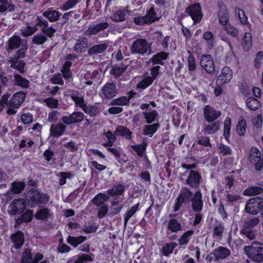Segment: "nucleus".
<instances>
[{
    "instance_id": "obj_1",
    "label": "nucleus",
    "mask_w": 263,
    "mask_h": 263,
    "mask_svg": "<svg viewBox=\"0 0 263 263\" xmlns=\"http://www.w3.org/2000/svg\"><path fill=\"white\" fill-rule=\"evenodd\" d=\"M37 27H41V32L49 38L53 37L56 32V29L52 26L49 27L48 21L41 16H37L35 25L33 27L27 25L24 31L22 32V35L24 37L31 36L37 31Z\"/></svg>"
},
{
    "instance_id": "obj_2",
    "label": "nucleus",
    "mask_w": 263,
    "mask_h": 263,
    "mask_svg": "<svg viewBox=\"0 0 263 263\" xmlns=\"http://www.w3.org/2000/svg\"><path fill=\"white\" fill-rule=\"evenodd\" d=\"M49 199L47 194L40 192L35 189H31L29 190L28 196L25 199L30 207L35 208L47 204Z\"/></svg>"
},
{
    "instance_id": "obj_3",
    "label": "nucleus",
    "mask_w": 263,
    "mask_h": 263,
    "mask_svg": "<svg viewBox=\"0 0 263 263\" xmlns=\"http://www.w3.org/2000/svg\"><path fill=\"white\" fill-rule=\"evenodd\" d=\"M244 251L248 257L254 262L263 261V243L254 241L251 245L245 246Z\"/></svg>"
},
{
    "instance_id": "obj_4",
    "label": "nucleus",
    "mask_w": 263,
    "mask_h": 263,
    "mask_svg": "<svg viewBox=\"0 0 263 263\" xmlns=\"http://www.w3.org/2000/svg\"><path fill=\"white\" fill-rule=\"evenodd\" d=\"M193 193L187 187H182L180 191L178 197L175 200L173 206L174 212L178 211L182 204L189 203L193 198Z\"/></svg>"
},
{
    "instance_id": "obj_5",
    "label": "nucleus",
    "mask_w": 263,
    "mask_h": 263,
    "mask_svg": "<svg viewBox=\"0 0 263 263\" xmlns=\"http://www.w3.org/2000/svg\"><path fill=\"white\" fill-rule=\"evenodd\" d=\"M184 12L191 17L194 24L200 23L203 17L202 8L199 3L190 5Z\"/></svg>"
},
{
    "instance_id": "obj_6",
    "label": "nucleus",
    "mask_w": 263,
    "mask_h": 263,
    "mask_svg": "<svg viewBox=\"0 0 263 263\" xmlns=\"http://www.w3.org/2000/svg\"><path fill=\"white\" fill-rule=\"evenodd\" d=\"M27 201L25 199L18 198L12 200L8 206V212L10 215H18L26 209Z\"/></svg>"
},
{
    "instance_id": "obj_7",
    "label": "nucleus",
    "mask_w": 263,
    "mask_h": 263,
    "mask_svg": "<svg viewBox=\"0 0 263 263\" xmlns=\"http://www.w3.org/2000/svg\"><path fill=\"white\" fill-rule=\"evenodd\" d=\"M263 208V198L256 197L249 199L246 205V211L253 215L257 214Z\"/></svg>"
},
{
    "instance_id": "obj_8",
    "label": "nucleus",
    "mask_w": 263,
    "mask_h": 263,
    "mask_svg": "<svg viewBox=\"0 0 263 263\" xmlns=\"http://www.w3.org/2000/svg\"><path fill=\"white\" fill-rule=\"evenodd\" d=\"M150 48L146 39H137L133 43L130 49L133 54L144 55Z\"/></svg>"
},
{
    "instance_id": "obj_9",
    "label": "nucleus",
    "mask_w": 263,
    "mask_h": 263,
    "mask_svg": "<svg viewBox=\"0 0 263 263\" xmlns=\"http://www.w3.org/2000/svg\"><path fill=\"white\" fill-rule=\"evenodd\" d=\"M250 163L254 165L255 169L259 171L263 168V157L261 156V153L259 149L253 146L250 150L249 156Z\"/></svg>"
},
{
    "instance_id": "obj_10",
    "label": "nucleus",
    "mask_w": 263,
    "mask_h": 263,
    "mask_svg": "<svg viewBox=\"0 0 263 263\" xmlns=\"http://www.w3.org/2000/svg\"><path fill=\"white\" fill-rule=\"evenodd\" d=\"M202 180V175L199 172L191 170L189 172V175L185 180V183L191 188L197 189L199 187Z\"/></svg>"
},
{
    "instance_id": "obj_11",
    "label": "nucleus",
    "mask_w": 263,
    "mask_h": 263,
    "mask_svg": "<svg viewBox=\"0 0 263 263\" xmlns=\"http://www.w3.org/2000/svg\"><path fill=\"white\" fill-rule=\"evenodd\" d=\"M203 116L207 122L212 123L221 116V112L210 105H206L203 108Z\"/></svg>"
},
{
    "instance_id": "obj_12",
    "label": "nucleus",
    "mask_w": 263,
    "mask_h": 263,
    "mask_svg": "<svg viewBox=\"0 0 263 263\" xmlns=\"http://www.w3.org/2000/svg\"><path fill=\"white\" fill-rule=\"evenodd\" d=\"M84 114L81 111H73L69 116H63L62 120L64 124L71 125L81 123L84 120Z\"/></svg>"
},
{
    "instance_id": "obj_13",
    "label": "nucleus",
    "mask_w": 263,
    "mask_h": 263,
    "mask_svg": "<svg viewBox=\"0 0 263 263\" xmlns=\"http://www.w3.org/2000/svg\"><path fill=\"white\" fill-rule=\"evenodd\" d=\"M200 65L209 73H212L215 70V64L210 54L202 55Z\"/></svg>"
},
{
    "instance_id": "obj_14",
    "label": "nucleus",
    "mask_w": 263,
    "mask_h": 263,
    "mask_svg": "<svg viewBox=\"0 0 263 263\" xmlns=\"http://www.w3.org/2000/svg\"><path fill=\"white\" fill-rule=\"evenodd\" d=\"M233 71L228 66H224L221 69V73L216 80L218 85H222L229 83L232 78Z\"/></svg>"
},
{
    "instance_id": "obj_15",
    "label": "nucleus",
    "mask_w": 263,
    "mask_h": 263,
    "mask_svg": "<svg viewBox=\"0 0 263 263\" xmlns=\"http://www.w3.org/2000/svg\"><path fill=\"white\" fill-rule=\"evenodd\" d=\"M20 215L15 219L14 227L18 228L22 223L30 222L33 219V210L28 209L25 210L23 213L19 214Z\"/></svg>"
},
{
    "instance_id": "obj_16",
    "label": "nucleus",
    "mask_w": 263,
    "mask_h": 263,
    "mask_svg": "<svg viewBox=\"0 0 263 263\" xmlns=\"http://www.w3.org/2000/svg\"><path fill=\"white\" fill-rule=\"evenodd\" d=\"M108 27L109 24L107 22L99 23L95 25L90 24L84 33L87 36L95 35L99 32L107 29Z\"/></svg>"
},
{
    "instance_id": "obj_17",
    "label": "nucleus",
    "mask_w": 263,
    "mask_h": 263,
    "mask_svg": "<svg viewBox=\"0 0 263 263\" xmlns=\"http://www.w3.org/2000/svg\"><path fill=\"white\" fill-rule=\"evenodd\" d=\"M26 95V93L22 91L14 93L9 101V106L14 108H18L24 101Z\"/></svg>"
},
{
    "instance_id": "obj_18",
    "label": "nucleus",
    "mask_w": 263,
    "mask_h": 263,
    "mask_svg": "<svg viewBox=\"0 0 263 263\" xmlns=\"http://www.w3.org/2000/svg\"><path fill=\"white\" fill-rule=\"evenodd\" d=\"M192 207L195 212H200L203 209V201L202 200V195L200 190H197L194 197L191 200Z\"/></svg>"
},
{
    "instance_id": "obj_19",
    "label": "nucleus",
    "mask_w": 263,
    "mask_h": 263,
    "mask_svg": "<svg viewBox=\"0 0 263 263\" xmlns=\"http://www.w3.org/2000/svg\"><path fill=\"white\" fill-rule=\"evenodd\" d=\"M92 254L81 253L70 257L66 263H88L93 260Z\"/></svg>"
},
{
    "instance_id": "obj_20",
    "label": "nucleus",
    "mask_w": 263,
    "mask_h": 263,
    "mask_svg": "<svg viewBox=\"0 0 263 263\" xmlns=\"http://www.w3.org/2000/svg\"><path fill=\"white\" fill-rule=\"evenodd\" d=\"M102 91L105 98L108 99L113 98L118 93L116 86L112 82L106 83L102 87Z\"/></svg>"
},
{
    "instance_id": "obj_21",
    "label": "nucleus",
    "mask_w": 263,
    "mask_h": 263,
    "mask_svg": "<svg viewBox=\"0 0 263 263\" xmlns=\"http://www.w3.org/2000/svg\"><path fill=\"white\" fill-rule=\"evenodd\" d=\"M52 215V213L48 208L43 207L39 208L34 216L36 220L46 221Z\"/></svg>"
},
{
    "instance_id": "obj_22",
    "label": "nucleus",
    "mask_w": 263,
    "mask_h": 263,
    "mask_svg": "<svg viewBox=\"0 0 263 263\" xmlns=\"http://www.w3.org/2000/svg\"><path fill=\"white\" fill-rule=\"evenodd\" d=\"M181 230L182 226L180 222L176 218H172L168 222L166 234L168 237L172 233H177Z\"/></svg>"
},
{
    "instance_id": "obj_23",
    "label": "nucleus",
    "mask_w": 263,
    "mask_h": 263,
    "mask_svg": "<svg viewBox=\"0 0 263 263\" xmlns=\"http://www.w3.org/2000/svg\"><path fill=\"white\" fill-rule=\"evenodd\" d=\"M10 238L13 243V247L16 249H21L25 242L24 233L20 230L12 234Z\"/></svg>"
},
{
    "instance_id": "obj_24",
    "label": "nucleus",
    "mask_w": 263,
    "mask_h": 263,
    "mask_svg": "<svg viewBox=\"0 0 263 263\" xmlns=\"http://www.w3.org/2000/svg\"><path fill=\"white\" fill-rule=\"evenodd\" d=\"M231 254L230 250L222 246L218 247L217 249H214L211 253L210 255H213L215 257V259L218 261L219 259H223L228 257Z\"/></svg>"
},
{
    "instance_id": "obj_25",
    "label": "nucleus",
    "mask_w": 263,
    "mask_h": 263,
    "mask_svg": "<svg viewBox=\"0 0 263 263\" xmlns=\"http://www.w3.org/2000/svg\"><path fill=\"white\" fill-rule=\"evenodd\" d=\"M22 39L20 36L13 34L6 42V50L8 52L18 48L21 45Z\"/></svg>"
},
{
    "instance_id": "obj_26",
    "label": "nucleus",
    "mask_w": 263,
    "mask_h": 263,
    "mask_svg": "<svg viewBox=\"0 0 263 263\" xmlns=\"http://www.w3.org/2000/svg\"><path fill=\"white\" fill-rule=\"evenodd\" d=\"M66 126L63 123L52 124L50 128V134L53 137H60L63 135Z\"/></svg>"
},
{
    "instance_id": "obj_27",
    "label": "nucleus",
    "mask_w": 263,
    "mask_h": 263,
    "mask_svg": "<svg viewBox=\"0 0 263 263\" xmlns=\"http://www.w3.org/2000/svg\"><path fill=\"white\" fill-rule=\"evenodd\" d=\"M168 55L167 52L162 51L153 55L151 58L150 61L154 65L159 64L163 65L164 64L163 61L167 59Z\"/></svg>"
},
{
    "instance_id": "obj_28",
    "label": "nucleus",
    "mask_w": 263,
    "mask_h": 263,
    "mask_svg": "<svg viewBox=\"0 0 263 263\" xmlns=\"http://www.w3.org/2000/svg\"><path fill=\"white\" fill-rule=\"evenodd\" d=\"M108 44L103 43L93 45L88 50V54L90 56L103 53L108 48Z\"/></svg>"
},
{
    "instance_id": "obj_29",
    "label": "nucleus",
    "mask_w": 263,
    "mask_h": 263,
    "mask_svg": "<svg viewBox=\"0 0 263 263\" xmlns=\"http://www.w3.org/2000/svg\"><path fill=\"white\" fill-rule=\"evenodd\" d=\"M80 93L78 90H73L70 95L72 100L74 102L76 106L83 109L86 104L85 103V100L83 97L80 96Z\"/></svg>"
},
{
    "instance_id": "obj_30",
    "label": "nucleus",
    "mask_w": 263,
    "mask_h": 263,
    "mask_svg": "<svg viewBox=\"0 0 263 263\" xmlns=\"http://www.w3.org/2000/svg\"><path fill=\"white\" fill-rule=\"evenodd\" d=\"M194 234L193 230H189L184 232L178 239V244L181 248L186 246Z\"/></svg>"
},
{
    "instance_id": "obj_31",
    "label": "nucleus",
    "mask_w": 263,
    "mask_h": 263,
    "mask_svg": "<svg viewBox=\"0 0 263 263\" xmlns=\"http://www.w3.org/2000/svg\"><path fill=\"white\" fill-rule=\"evenodd\" d=\"M114 134L117 136H122L126 139L130 140L132 138L133 133L125 126H118L114 132Z\"/></svg>"
},
{
    "instance_id": "obj_32",
    "label": "nucleus",
    "mask_w": 263,
    "mask_h": 263,
    "mask_svg": "<svg viewBox=\"0 0 263 263\" xmlns=\"http://www.w3.org/2000/svg\"><path fill=\"white\" fill-rule=\"evenodd\" d=\"M125 191V186L123 184H118L111 189H108L106 192L109 196L114 197L124 194Z\"/></svg>"
},
{
    "instance_id": "obj_33",
    "label": "nucleus",
    "mask_w": 263,
    "mask_h": 263,
    "mask_svg": "<svg viewBox=\"0 0 263 263\" xmlns=\"http://www.w3.org/2000/svg\"><path fill=\"white\" fill-rule=\"evenodd\" d=\"M87 239V237L85 236H79L78 237L69 235L67 239V242L73 248H77L80 245L82 244Z\"/></svg>"
},
{
    "instance_id": "obj_34",
    "label": "nucleus",
    "mask_w": 263,
    "mask_h": 263,
    "mask_svg": "<svg viewBox=\"0 0 263 263\" xmlns=\"http://www.w3.org/2000/svg\"><path fill=\"white\" fill-rule=\"evenodd\" d=\"M160 127V124L158 122L145 125L143 127V134L145 136L152 137Z\"/></svg>"
},
{
    "instance_id": "obj_35",
    "label": "nucleus",
    "mask_w": 263,
    "mask_h": 263,
    "mask_svg": "<svg viewBox=\"0 0 263 263\" xmlns=\"http://www.w3.org/2000/svg\"><path fill=\"white\" fill-rule=\"evenodd\" d=\"M241 46L245 51H249L252 46V35L250 32L245 33L244 36L241 40Z\"/></svg>"
},
{
    "instance_id": "obj_36",
    "label": "nucleus",
    "mask_w": 263,
    "mask_h": 263,
    "mask_svg": "<svg viewBox=\"0 0 263 263\" xmlns=\"http://www.w3.org/2000/svg\"><path fill=\"white\" fill-rule=\"evenodd\" d=\"M42 14L50 23H53L59 20L61 13L57 10H48L43 12Z\"/></svg>"
},
{
    "instance_id": "obj_37",
    "label": "nucleus",
    "mask_w": 263,
    "mask_h": 263,
    "mask_svg": "<svg viewBox=\"0 0 263 263\" xmlns=\"http://www.w3.org/2000/svg\"><path fill=\"white\" fill-rule=\"evenodd\" d=\"M148 24H151L153 23L158 21L160 17L157 16V13L155 11L154 6L151 7V8L147 11L146 14L144 15Z\"/></svg>"
},
{
    "instance_id": "obj_38",
    "label": "nucleus",
    "mask_w": 263,
    "mask_h": 263,
    "mask_svg": "<svg viewBox=\"0 0 263 263\" xmlns=\"http://www.w3.org/2000/svg\"><path fill=\"white\" fill-rule=\"evenodd\" d=\"M263 194V188L256 185L248 186L243 191V195L247 196H254Z\"/></svg>"
},
{
    "instance_id": "obj_39",
    "label": "nucleus",
    "mask_w": 263,
    "mask_h": 263,
    "mask_svg": "<svg viewBox=\"0 0 263 263\" xmlns=\"http://www.w3.org/2000/svg\"><path fill=\"white\" fill-rule=\"evenodd\" d=\"M13 81L15 85L18 86L23 88L26 89L30 87V81L18 74H14Z\"/></svg>"
},
{
    "instance_id": "obj_40",
    "label": "nucleus",
    "mask_w": 263,
    "mask_h": 263,
    "mask_svg": "<svg viewBox=\"0 0 263 263\" xmlns=\"http://www.w3.org/2000/svg\"><path fill=\"white\" fill-rule=\"evenodd\" d=\"M139 206L140 203L138 202L131 206L130 208L128 209L126 211L124 215V226H126L129 219L131 218L137 211L140 210Z\"/></svg>"
},
{
    "instance_id": "obj_41",
    "label": "nucleus",
    "mask_w": 263,
    "mask_h": 263,
    "mask_svg": "<svg viewBox=\"0 0 263 263\" xmlns=\"http://www.w3.org/2000/svg\"><path fill=\"white\" fill-rule=\"evenodd\" d=\"M177 246V243L174 241L165 244L160 251L162 255L165 257L170 256Z\"/></svg>"
},
{
    "instance_id": "obj_42",
    "label": "nucleus",
    "mask_w": 263,
    "mask_h": 263,
    "mask_svg": "<svg viewBox=\"0 0 263 263\" xmlns=\"http://www.w3.org/2000/svg\"><path fill=\"white\" fill-rule=\"evenodd\" d=\"M246 104L247 107L252 111H255L261 106L260 102L253 97L247 98L246 101Z\"/></svg>"
},
{
    "instance_id": "obj_43",
    "label": "nucleus",
    "mask_w": 263,
    "mask_h": 263,
    "mask_svg": "<svg viewBox=\"0 0 263 263\" xmlns=\"http://www.w3.org/2000/svg\"><path fill=\"white\" fill-rule=\"evenodd\" d=\"M238 11V17L240 23L246 26L250 30H251L252 24L248 21V18L246 15L245 11L243 10L239 9L238 7H236L235 11L237 12Z\"/></svg>"
},
{
    "instance_id": "obj_44",
    "label": "nucleus",
    "mask_w": 263,
    "mask_h": 263,
    "mask_svg": "<svg viewBox=\"0 0 263 263\" xmlns=\"http://www.w3.org/2000/svg\"><path fill=\"white\" fill-rule=\"evenodd\" d=\"M205 126L203 129L204 134L213 135L219 130V124L218 122H213Z\"/></svg>"
},
{
    "instance_id": "obj_45",
    "label": "nucleus",
    "mask_w": 263,
    "mask_h": 263,
    "mask_svg": "<svg viewBox=\"0 0 263 263\" xmlns=\"http://www.w3.org/2000/svg\"><path fill=\"white\" fill-rule=\"evenodd\" d=\"M26 184L23 181H15L11 183L10 191L14 194L21 193L25 189Z\"/></svg>"
},
{
    "instance_id": "obj_46",
    "label": "nucleus",
    "mask_w": 263,
    "mask_h": 263,
    "mask_svg": "<svg viewBox=\"0 0 263 263\" xmlns=\"http://www.w3.org/2000/svg\"><path fill=\"white\" fill-rule=\"evenodd\" d=\"M142 114L144 116L146 123L148 124L154 122L158 116V113L156 110H152L150 111H143Z\"/></svg>"
},
{
    "instance_id": "obj_47",
    "label": "nucleus",
    "mask_w": 263,
    "mask_h": 263,
    "mask_svg": "<svg viewBox=\"0 0 263 263\" xmlns=\"http://www.w3.org/2000/svg\"><path fill=\"white\" fill-rule=\"evenodd\" d=\"M91 117H95L100 112V108L96 105H86L82 110Z\"/></svg>"
},
{
    "instance_id": "obj_48",
    "label": "nucleus",
    "mask_w": 263,
    "mask_h": 263,
    "mask_svg": "<svg viewBox=\"0 0 263 263\" xmlns=\"http://www.w3.org/2000/svg\"><path fill=\"white\" fill-rule=\"evenodd\" d=\"M236 132L240 136H243L245 135L247 128V122L245 119L241 117L236 125Z\"/></svg>"
},
{
    "instance_id": "obj_49",
    "label": "nucleus",
    "mask_w": 263,
    "mask_h": 263,
    "mask_svg": "<svg viewBox=\"0 0 263 263\" xmlns=\"http://www.w3.org/2000/svg\"><path fill=\"white\" fill-rule=\"evenodd\" d=\"M10 67L14 69L17 70L20 73H24V67L26 63L23 60H10Z\"/></svg>"
},
{
    "instance_id": "obj_50",
    "label": "nucleus",
    "mask_w": 263,
    "mask_h": 263,
    "mask_svg": "<svg viewBox=\"0 0 263 263\" xmlns=\"http://www.w3.org/2000/svg\"><path fill=\"white\" fill-rule=\"evenodd\" d=\"M109 198L108 194L104 193H99L97 194L92 199V201L96 206L102 205L103 203L107 201Z\"/></svg>"
},
{
    "instance_id": "obj_51",
    "label": "nucleus",
    "mask_w": 263,
    "mask_h": 263,
    "mask_svg": "<svg viewBox=\"0 0 263 263\" xmlns=\"http://www.w3.org/2000/svg\"><path fill=\"white\" fill-rule=\"evenodd\" d=\"M231 125V119L229 117H226L224 121L223 136H224V138L226 139L227 141L229 140V139L230 137Z\"/></svg>"
},
{
    "instance_id": "obj_52",
    "label": "nucleus",
    "mask_w": 263,
    "mask_h": 263,
    "mask_svg": "<svg viewBox=\"0 0 263 263\" xmlns=\"http://www.w3.org/2000/svg\"><path fill=\"white\" fill-rule=\"evenodd\" d=\"M28 49V46L26 43L21 46V47L18 49L16 52L13 57L10 58V60H18L21 58H24L26 56V53Z\"/></svg>"
},
{
    "instance_id": "obj_53",
    "label": "nucleus",
    "mask_w": 263,
    "mask_h": 263,
    "mask_svg": "<svg viewBox=\"0 0 263 263\" xmlns=\"http://www.w3.org/2000/svg\"><path fill=\"white\" fill-rule=\"evenodd\" d=\"M104 135L106 137L107 141L102 144L105 147H111L116 140V135L110 130L104 133Z\"/></svg>"
},
{
    "instance_id": "obj_54",
    "label": "nucleus",
    "mask_w": 263,
    "mask_h": 263,
    "mask_svg": "<svg viewBox=\"0 0 263 263\" xmlns=\"http://www.w3.org/2000/svg\"><path fill=\"white\" fill-rule=\"evenodd\" d=\"M47 37H48V36L43 34L42 32L41 33H37L32 37V43L38 46L42 45L48 41Z\"/></svg>"
},
{
    "instance_id": "obj_55",
    "label": "nucleus",
    "mask_w": 263,
    "mask_h": 263,
    "mask_svg": "<svg viewBox=\"0 0 263 263\" xmlns=\"http://www.w3.org/2000/svg\"><path fill=\"white\" fill-rule=\"evenodd\" d=\"M32 251L30 248L25 249L22 254L20 263H32Z\"/></svg>"
},
{
    "instance_id": "obj_56",
    "label": "nucleus",
    "mask_w": 263,
    "mask_h": 263,
    "mask_svg": "<svg viewBox=\"0 0 263 263\" xmlns=\"http://www.w3.org/2000/svg\"><path fill=\"white\" fill-rule=\"evenodd\" d=\"M126 11L123 10H118L115 12L111 16V20L115 22H121L125 20Z\"/></svg>"
},
{
    "instance_id": "obj_57",
    "label": "nucleus",
    "mask_w": 263,
    "mask_h": 263,
    "mask_svg": "<svg viewBox=\"0 0 263 263\" xmlns=\"http://www.w3.org/2000/svg\"><path fill=\"white\" fill-rule=\"evenodd\" d=\"M147 144L146 142H143L141 144H138L132 145V148L136 152L137 154L142 157L143 154L145 152Z\"/></svg>"
},
{
    "instance_id": "obj_58",
    "label": "nucleus",
    "mask_w": 263,
    "mask_h": 263,
    "mask_svg": "<svg viewBox=\"0 0 263 263\" xmlns=\"http://www.w3.org/2000/svg\"><path fill=\"white\" fill-rule=\"evenodd\" d=\"M156 34L157 35V39L158 41H160L162 40L161 42V45L163 47V49L164 50H167L168 47V43L170 39V36L168 35H166V36L163 37V35L162 32L160 31H157L156 32Z\"/></svg>"
},
{
    "instance_id": "obj_59",
    "label": "nucleus",
    "mask_w": 263,
    "mask_h": 263,
    "mask_svg": "<svg viewBox=\"0 0 263 263\" xmlns=\"http://www.w3.org/2000/svg\"><path fill=\"white\" fill-rule=\"evenodd\" d=\"M154 81L150 76L144 77L137 84V88L144 89L153 84Z\"/></svg>"
},
{
    "instance_id": "obj_60",
    "label": "nucleus",
    "mask_w": 263,
    "mask_h": 263,
    "mask_svg": "<svg viewBox=\"0 0 263 263\" xmlns=\"http://www.w3.org/2000/svg\"><path fill=\"white\" fill-rule=\"evenodd\" d=\"M111 104L118 106H129V102L126 96H121L111 101Z\"/></svg>"
},
{
    "instance_id": "obj_61",
    "label": "nucleus",
    "mask_w": 263,
    "mask_h": 263,
    "mask_svg": "<svg viewBox=\"0 0 263 263\" xmlns=\"http://www.w3.org/2000/svg\"><path fill=\"white\" fill-rule=\"evenodd\" d=\"M203 39L206 41L210 48H212L214 46V36L211 31H205L203 34Z\"/></svg>"
},
{
    "instance_id": "obj_62",
    "label": "nucleus",
    "mask_w": 263,
    "mask_h": 263,
    "mask_svg": "<svg viewBox=\"0 0 263 263\" xmlns=\"http://www.w3.org/2000/svg\"><path fill=\"white\" fill-rule=\"evenodd\" d=\"M224 225L222 222H219L218 223L213 226V236L220 237H221L224 232Z\"/></svg>"
},
{
    "instance_id": "obj_63",
    "label": "nucleus",
    "mask_w": 263,
    "mask_h": 263,
    "mask_svg": "<svg viewBox=\"0 0 263 263\" xmlns=\"http://www.w3.org/2000/svg\"><path fill=\"white\" fill-rule=\"evenodd\" d=\"M81 0H67L60 8L62 11H65L74 8Z\"/></svg>"
},
{
    "instance_id": "obj_64",
    "label": "nucleus",
    "mask_w": 263,
    "mask_h": 263,
    "mask_svg": "<svg viewBox=\"0 0 263 263\" xmlns=\"http://www.w3.org/2000/svg\"><path fill=\"white\" fill-rule=\"evenodd\" d=\"M87 45V41L85 39L79 40L74 46V50L77 53H82L85 50Z\"/></svg>"
}]
</instances>
